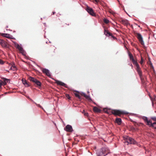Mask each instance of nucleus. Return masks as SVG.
Returning <instances> with one entry per match:
<instances>
[{
  "mask_svg": "<svg viewBox=\"0 0 156 156\" xmlns=\"http://www.w3.org/2000/svg\"><path fill=\"white\" fill-rule=\"evenodd\" d=\"M4 63V62L2 60L0 59V64L1 65H3Z\"/></svg>",
  "mask_w": 156,
  "mask_h": 156,
  "instance_id": "nucleus-36",
  "label": "nucleus"
},
{
  "mask_svg": "<svg viewBox=\"0 0 156 156\" xmlns=\"http://www.w3.org/2000/svg\"><path fill=\"white\" fill-rule=\"evenodd\" d=\"M140 118H142L147 123V125H149V123L151 122V120H148L147 117L145 116H140L139 117Z\"/></svg>",
  "mask_w": 156,
  "mask_h": 156,
  "instance_id": "nucleus-9",
  "label": "nucleus"
},
{
  "mask_svg": "<svg viewBox=\"0 0 156 156\" xmlns=\"http://www.w3.org/2000/svg\"><path fill=\"white\" fill-rule=\"evenodd\" d=\"M82 113L84 114V112H83H83Z\"/></svg>",
  "mask_w": 156,
  "mask_h": 156,
  "instance_id": "nucleus-46",
  "label": "nucleus"
},
{
  "mask_svg": "<svg viewBox=\"0 0 156 156\" xmlns=\"http://www.w3.org/2000/svg\"><path fill=\"white\" fill-rule=\"evenodd\" d=\"M104 21L105 23L106 24L108 23L109 22V20L106 19H105L104 20Z\"/></svg>",
  "mask_w": 156,
  "mask_h": 156,
  "instance_id": "nucleus-30",
  "label": "nucleus"
},
{
  "mask_svg": "<svg viewBox=\"0 0 156 156\" xmlns=\"http://www.w3.org/2000/svg\"><path fill=\"white\" fill-rule=\"evenodd\" d=\"M141 124L143 125V123H141Z\"/></svg>",
  "mask_w": 156,
  "mask_h": 156,
  "instance_id": "nucleus-50",
  "label": "nucleus"
},
{
  "mask_svg": "<svg viewBox=\"0 0 156 156\" xmlns=\"http://www.w3.org/2000/svg\"><path fill=\"white\" fill-rule=\"evenodd\" d=\"M96 2L98 3L99 2V1L98 0H94Z\"/></svg>",
  "mask_w": 156,
  "mask_h": 156,
  "instance_id": "nucleus-41",
  "label": "nucleus"
},
{
  "mask_svg": "<svg viewBox=\"0 0 156 156\" xmlns=\"http://www.w3.org/2000/svg\"><path fill=\"white\" fill-rule=\"evenodd\" d=\"M117 1H118L119 2V1L118 0H117Z\"/></svg>",
  "mask_w": 156,
  "mask_h": 156,
  "instance_id": "nucleus-51",
  "label": "nucleus"
},
{
  "mask_svg": "<svg viewBox=\"0 0 156 156\" xmlns=\"http://www.w3.org/2000/svg\"><path fill=\"white\" fill-rule=\"evenodd\" d=\"M66 97L69 99H70L71 97L69 94H66Z\"/></svg>",
  "mask_w": 156,
  "mask_h": 156,
  "instance_id": "nucleus-33",
  "label": "nucleus"
},
{
  "mask_svg": "<svg viewBox=\"0 0 156 156\" xmlns=\"http://www.w3.org/2000/svg\"><path fill=\"white\" fill-rule=\"evenodd\" d=\"M11 69L13 71H15L17 70V67L15 66L14 63L12 64V66L11 68Z\"/></svg>",
  "mask_w": 156,
  "mask_h": 156,
  "instance_id": "nucleus-26",
  "label": "nucleus"
},
{
  "mask_svg": "<svg viewBox=\"0 0 156 156\" xmlns=\"http://www.w3.org/2000/svg\"><path fill=\"white\" fill-rule=\"evenodd\" d=\"M35 104L37 106L39 107L40 108H42V106L40 105L37 104H36V103H35Z\"/></svg>",
  "mask_w": 156,
  "mask_h": 156,
  "instance_id": "nucleus-38",
  "label": "nucleus"
},
{
  "mask_svg": "<svg viewBox=\"0 0 156 156\" xmlns=\"http://www.w3.org/2000/svg\"><path fill=\"white\" fill-rule=\"evenodd\" d=\"M29 80L30 81H31L34 83L37 86L41 87V83L40 81L37 80L34 77L30 76L29 77Z\"/></svg>",
  "mask_w": 156,
  "mask_h": 156,
  "instance_id": "nucleus-5",
  "label": "nucleus"
},
{
  "mask_svg": "<svg viewBox=\"0 0 156 156\" xmlns=\"http://www.w3.org/2000/svg\"><path fill=\"white\" fill-rule=\"evenodd\" d=\"M83 112H84V115L85 116H88V113L87 112H86L84 110H83Z\"/></svg>",
  "mask_w": 156,
  "mask_h": 156,
  "instance_id": "nucleus-35",
  "label": "nucleus"
},
{
  "mask_svg": "<svg viewBox=\"0 0 156 156\" xmlns=\"http://www.w3.org/2000/svg\"><path fill=\"white\" fill-rule=\"evenodd\" d=\"M55 13V12H52L53 14L54 15Z\"/></svg>",
  "mask_w": 156,
  "mask_h": 156,
  "instance_id": "nucleus-43",
  "label": "nucleus"
},
{
  "mask_svg": "<svg viewBox=\"0 0 156 156\" xmlns=\"http://www.w3.org/2000/svg\"><path fill=\"white\" fill-rule=\"evenodd\" d=\"M144 62V59L142 57H141V60L140 62V63L142 65Z\"/></svg>",
  "mask_w": 156,
  "mask_h": 156,
  "instance_id": "nucleus-32",
  "label": "nucleus"
},
{
  "mask_svg": "<svg viewBox=\"0 0 156 156\" xmlns=\"http://www.w3.org/2000/svg\"><path fill=\"white\" fill-rule=\"evenodd\" d=\"M123 138L125 140V143H127V145H128L129 144H130L136 145L137 146H139L140 145L133 138L131 137L126 136L124 137Z\"/></svg>",
  "mask_w": 156,
  "mask_h": 156,
  "instance_id": "nucleus-2",
  "label": "nucleus"
},
{
  "mask_svg": "<svg viewBox=\"0 0 156 156\" xmlns=\"http://www.w3.org/2000/svg\"><path fill=\"white\" fill-rule=\"evenodd\" d=\"M37 66H38V67H39V66L38 65H37Z\"/></svg>",
  "mask_w": 156,
  "mask_h": 156,
  "instance_id": "nucleus-49",
  "label": "nucleus"
},
{
  "mask_svg": "<svg viewBox=\"0 0 156 156\" xmlns=\"http://www.w3.org/2000/svg\"><path fill=\"white\" fill-rule=\"evenodd\" d=\"M0 44L3 47H6L7 46V43L3 40Z\"/></svg>",
  "mask_w": 156,
  "mask_h": 156,
  "instance_id": "nucleus-25",
  "label": "nucleus"
},
{
  "mask_svg": "<svg viewBox=\"0 0 156 156\" xmlns=\"http://www.w3.org/2000/svg\"><path fill=\"white\" fill-rule=\"evenodd\" d=\"M128 55H129V58H130V60H131L133 58V55H132V54L130 53L129 52H128Z\"/></svg>",
  "mask_w": 156,
  "mask_h": 156,
  "instance_id": "nucleus-29",
  "label": "nucleus"
},
{
  "mask_svg": "<svg viewBox=\"0 0 156 156\" xmlns=\"http://www.w3.org/2000/svg\"><path fill=\"white\" fill-rule=\"evenodd\" d=\"M136 70L137 72L140 77L141 78V77L142 76V73L140 70V66H139V68H138L137 67H136Z\"/></svg>",
  "mask_w": 156,
  "mask_h": 156,
  "instance_id": "nucleus-14",
  "label": "nucleus"
},
{
  "mask_svg": "<svg viewBox=\"0 0 156 156\" xmlns=\"http://www.w3.org/2000/svg\"><path fill=\"white\" fill-rule=\"evenodd\" d=\"M8 26H7L6 27V28H8Z\"/></svg>",
  "mask_w": 156,
  "mask_h": 156,
  "instance_id": "nucleus-44",
  "label": "nucleus"
},
{
  "mask_svg": "<svg viewBox=\"0 0 156 156\" xmlns=\"http://www.w3.org/2000/svg\"><path fill=\"white\" fill-rule=\"evenodd\" d=\"M108 148L106 147H102L97 151L96 154L97 156H105L109 153Z\"/></svg>",
  "mask_w": 156,
  "mask_h": 156,
  "instance_id": "nucleus-1",
  "label": "nucleus"
},
{
  "mask_svg": "<svg viewBox=\"0 0 156 156\" xmlns=\"http://www.w3.org/2000/svg\"><path fill=\"white\" fill-rule=\"evenodd\" d=\"M151 118L152 120H153L154 121H155V122L153 123L152 124H154V125L156 124V116L152 117Z\"/></svg>",
  "mask_w": 156,
  "mask_h": 156,
  "instance_id": "nucleus-28",
  "label": "nucleus"
},
{
  "mask_svg": "<svg viewBox=\"0 0 156 156\" xmlns=\"http://www.w3.org/2000/svg\"><path fill=\"white\" fill-rule=\"evenodd\" d=\"M46 43H48V42L47 41L46 42Z\"/></svg>",
  "mask_w": 156,
  "mask_h": 156,
  "instance_id": "nucleus-48",
  "label": "nucleus"
},
{
  "mask_svg": "<svg viewBox=\"0 0 156 156\" xmlns=\"http://www.w3.org/2000/svg\"><path fill=\"white\" fill-rule=\"evenodd\" d=\"M131 60L132 61L133 64L135 65L136 67H137L138 68H139V66L137 61H135L134 58H133Z\"/></svg>",
  "mask_w": 156,
  "mask_h": 156,
  "instance_id": "nucleus-20",
  "label": "nucleus"
},
{
  "mask_svg": "<svg viewBox=\"0 0 156 156\" xmlns=\"http://www.w3.org/2000/svg\"><path fill=\"white\" fill-rule=\"evenodd\" d=\"M2 36L3 37H5L6 38H12L13 39V38H11L10 37V34H5V33H2Z\"/></svg>",
  "mask_w": 156,
  "mask_h": 156,
  "instance_id": "nucleus-23",
  "label": "nucleus"
},
{
  "mask_svg": "<svg viewBox=\"0 0 156 156\" xmlns=\"http://www.w3.org/2000/svg\"><path fill=\"white\" fill-rule=\"evenodd\" d=\"M131 60L132 61L133 64L135 65L136 67H137L138 68H139V66L137 61H135L134 58H133Z\"/></svg>",
  "mask_w": 156,
  "mask_h": 156,
  "instance_id": "nucleus-19",
  "label": "nucleus"
},
{
  "mask_svg": "<svg viewBox=\"0 0 156 156\" xmlns=\"http://www.w3.org/2000/svg\"><path fill=\"white\" fill-rule=\"evenodd\" d=\"M136 37L138 38L139 41L140 43L144 47H145V44L143 40V37L142 35L140 33H137L136 34Z\"/></svg>",
  "mask_w": 156,
  "mask_h": 156,
  "instance_id": "nucleus-6",
  "label": "nucleus"
},
{
  "mask_svg": "<svg viewBox=\"0 0 156 156\" xmlns=\"http://www.w3.org/2000/svg\"><path fill=\"white\" fill-rule=\"evenodd\" d=\"M86 10L90 15L93 16H95V13L92 8L87 6Z\"/></svg>",
  "mask_w": 156,
  "mask_h": 156,
  "instance_id": "nucleus-7",
  "label": "nucleus"
},
{
  "mask_svg": "<svg viewBox=\"0 0 156 156\" xmlns=\"http://www.w3.org/2000/svg\"><path fill=\"white\" fill-rule=\"evenodd\" d=\"M22 82L23 83L25 86L26 87H30V85L29 84L27 81L24 79H23L22 80Z\"/></svg>",
  "mask_w": 156,
  "mask_h": 156,
  "instance_id": "nucleus-15",
  "label": "nucleus"
},
{
  "mask_svg": "<svg viewBox=\"0 0 156 156\" xmlns=\"http://www.w3.org/2000/svg\"><path fill=\"white\" fill-rule=\"evenodd\" d=\"M129 65L130 66H131L132 67V68H133V66L131 64H130V63L129 64Z\"/></svg>",
  "mask_w": 156,
  "mask_h": 156,
  "instance_id": "nucleus-40",
  "label": "nucleus"
},
{
  "mask_svg": "<svg viewBox=\"0 0 156 156\" xmlns=\"http://www.w3.org/2000/svg\"><path fill=\"white\" fill-rule=\"evenodd\" d=\"M108 109L107 108H104L103 109V111L105 112V113H108Z\"/></svg>",
  "mask_w": 156,
  "mask_h": 156,
  "instance_id": "nucleus-31",
  "label": "nucleus"
},
{
  "mask_svg": "<svg viewBox=\"0 0 156 156\" xmlns=\"http://www.w3.org/2000/svg\"><path fill=\"white\" fill-rule=\"evenodd\" d=\"M94 104L96 105V103L95 102H94Z\"/></svg>",
  "mask_w": 156,
  "mask_h": 156,
  "instance_id": "nucleus-45",
  "label": "nucleus"
},
{
  "mask_svg": "<svg viewBox=\"0 0 156 156\" xmlns=\"http://www.w3.org/2000/svg\"><path fill=\"white\" fill-rule=\"evenodd\" d=\"M65 130L67 132H72L73 131L72 126L69 125H67L64 128Z\"/></svg>",
  "mask_w": 156,
  "mask_h": 156,
  "instance_id": "nucleus-8",
  "label": "nucleus"
},
{
  "mask_svg": "<svg viewBox=\"0 0 156 156\" xmlns=\"http://www.w3.org/2000/svg\"><path fill=\"white\" fill-rule=\"evenodd\" d=\"M93 111L95 112H100L101 111V110L96 107H94L93 109Z\"/></svg>",
  "mask_w": 156,
  "mask_h": 156,
  "instance_id": "nucleus-18",
  "label": "nucleus"
},
{
  "mask_svg": "<svg viewBox=\"0 0 156 156\" xmlns=\"http://www.w3.org/2000/svg\"><path fill=\"white\" fill-rule=\"evenodd\" d=\"M149 125H147L148 126H149L150 127H151L153 128H154L155 129H156V126H155L154 125L152 124V122L151 121V122L149 123Z\"/></svg>",
  "mask_w": 156,
  "mask_h": 156,
  "instance_id": "nucleus-27",
  "label": "nucleus"
},
{
  "mask_svg": "<svg viewBox=\"0 0 156 156\" xmlns=\"http://www.w3.org/2000/svg\"><path fill=\"white\" fill-rule=\"evenodd\" d=\"M2 79L3 80V85H6L7 83H10V80L9 79L4 77H2Z\"/></svg>",
  "mask_w": 156,
  "mask_h": 156,
  "instance_id": "nucleus-16",
  "label": "nucleus"
},
{
  "mask_svg": "<svg viewBox=\"0 0 156 156\" xmlns=\"http://www.w3.org/2000/svg\"><path fill=\"white\" fill-rule=\"evenodd\" d=\"M89 91H87V93H89Z\"/></svg>",
  "mask_w": 156,
  "mask_h": 156,
  "instance_id": "nucleus-47",
  "label": "nucleus"
},
{
  "mask_svg": "<svg viewBox=\"0 0 156 156\" xmlns=\"http://www.w3.org/2000/svg\"><path fill=\"white\" fill-rule=\"evenodd\" d=\"M121 22L122 23L126 26H127L129 23L128 21L126 19H122Z\"/></svg>",
  "mask_w": 156,
  "mask_h": 156,
  "instance_id": "nucleus-17",
  "label": "nucleus"
},
{
  "mask_svg": "<svg viewBox=\"0 0 156 156\" xmlns=\"http://www.w3.org/2000/svg\"><path fill=\"white\" fill-rule=\"evenodd\" d=\"M131 60L132 61L133 64L135 65L136 67H137L138 68H139V66L137 61H135L134 58H133Z\"/></svg>",
  "mask_w": 156,
  "mask_h": 156,
  "instance_id": "nucleus-21",
  "label": "nucleus"
},
{
  "mask_svg": "<svg viewBox=\"0 0 156 156\" xmlns=\"http://www.w3.org/2000/svg\"><path fill=\"white\" fill-rule=\"evenodd\" d=\"M75 91L78 93H74L75 96L77 97L79 99L81 100V98L80 96V95L78 93H79V91H78L75 90Z\"/></svg>",
  "mask_w": 156,
  "mask_h": 156,
  "instance_id": "nucleus-24",
  "label": "nucleus"
},
{
  "mask_svg": "<svg viewBox=\"0 0 156 156\" xmlns=\"http://www.w3.org/2000/svg\"><path fill=\"white\" fill-rule=\"evenodd\" d=\"M2 41H3V40L0 39V44H1V42H2Z\"/></svg>",
  "mask_w": 156,
  "mask_h": 156,
  "instance_id": "nucleus-42",
  "label": "nucleus"
},
{
  "mask_svg": "<svg viewBox=\"0 0 156 156\" xmlns=\"http://www.w3.org/2000/svg\"><path fill=\"white\" fill-rule=\"evenodd\" d=\"M112 113L115 115L119 116H120L122 114H128V112L119 110H113L112 111Z\"/></svg>",
  "mask_w": 156,
  "mask_h": 156,
  "instance_id": "nucleus-3",
  "label": "nucleus"
},
{
  "mask_svg": "<svg viewBox=\"0 0 156 156\" xmlns=\"http://www.w3.org/2000/svg\"><path fill=\"white\" fill-rule=\"evenodd\" d=\"M115 122L117 123L119 125L122 122V119L120 118H116L115 120Z\"/></svg>",
  "mask_w": 156,
  "mask_h": 156,
  "instance_id": "nucleus-22",
  "label": "nucleus"
},
{
  "mask_svg": "<svg viewBox=\"0 0 156 156\" xmlns=\"http://www.w3.org/2000/svg\"><path fill=\"white\" fill-rule=\"evenodd\" d=\"M3 84V82L1 80H0V87H1L2 86Z\"/></svg>",
  "mask_w": 156,
  "mask_h": 156,
  "instance_id": "nucleus-34",
  "label": "nucleus"
},
{
  "mask_svg": "<svg viewBox=\"0 0 156 156\" xmlns=\"http://www.w3.org/2000/svg\"><path fill=\"white\" fill-rule=\"evenodd\" d=\"M80 94L81 95H83L84 97L86 98V99L87 100L90 101H92V99H91V98L90 97V95H87L85 93L83 92H82L80 93Z\"/></svg>",
  "mask_w": 156,
  "mask_h": 156,
  "instance_id": "nucleus-13",
  "label": "nucleus"
},
{
  "mask_svg": "<svg viewBox=\"0 0 156 156\" xmlns=\"http://www.w3.org/2000/svg\"><path fill=\"white\" fill-rule=\"evenodd\" d=\"M104 34L106 36H107L108 35L109 36L112 37L114 39H116L115 37H114L112 35V34L110 33L108 31L106 30L105 29H104Z\"/></svg>",
  "mask_w": 156,
  "mask_h": 156,
  "instance_id": "nucleus-12",
  "label": "nucleus"
},
{
  "mask_svg": "<svg viewBox=\"0 0 156 156\" xmlns=\"http://www.w3.org/2000/svg\"><path fill=\"white\" fill-rule=\"evenodd\" d=\"M42 72L45 73L46 75L48 76H51L49 70L46 68H43L42 70Z\"/></svg>",
  "mask_w": 156,
  "mask_h": 156,
  "instance_id": "nucleus-11",
  "label": "nucleus"
},
{
  "mask_svg": "<svg viewBox=\"0 0 156 156\" xmlns=\"http://www.w3.org/2000/svg\"><path fill=\"white\" fill-rule=\"evenodd\" d=\"M150 65H151V67L153 69L154 68V67H153V66L152 63L151 62V61H150Z\"/></svg>",
  "mask_w": 156,
  "mask_h": 156,
  "instance_id": "nucleus-39",
  "label": "nucleus"
},
{
  "mask_svg": "<svg viewBox=\"0 0 156 156\" xmlns=\"http://www.w3.org/2000/svg\"><path fill=\"white\" fill-rule=\"evenodd\" d=\"M55 82L58 85L63 86L66 88L67 87V85L66 83L61 81L56 80H55Z\"/></svg>",
  "mask_w": 156,
  "mask_h": 156,
  "instance_id": "nucleus-10",
  "label": "nucleus"
},
{
  "mask_svg": "<svg viewBox=\"0 0 156 156\" xmlns=\"http://www.w3.org/2000/svg\"><path fill=\"white\" fill-rule=\"evenodd\" d=\"M13 43H14L15 47L16 48L19 50L20 53L23 55H25L26 52L22 47L21 46H20L19 44L16 43L15 41H13Z\"/></svg>",
  "mask_w": 156,
  "mask_h": 156,
  "instance_id": "nucleus-4",
  "label": "nucleus"
},
{
  "mask_svg": "<svg viewBox=\"0 0 156 156\" xmlns=\"http://www.w3.org/2000/svg\"><path fill=\"white\" fill-rule=\"evenodd\" d=\"M150 98H151V101H152V105L153 106L154 105V102H153V99L151 98V96H150Z\"/></svg>",
  "mask_w": 156,
  "mask_h": 156,
  "instance_id": "nucleus-37",
  "label": "nucleus"
}]
</instances>
